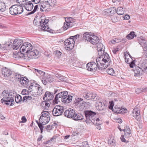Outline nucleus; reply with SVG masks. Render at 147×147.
Listing matches in <instances>:
<instances>
[{"mask_svg": "<svg viewBox=\"0 0 147 147\" xmlns=\"http://www.w3.org/2000/svg\"><path fill=\"white\" fill-rule=\"evenodd\" d=\"M55 76L59 79L62 81H64V77L61 74H59L58 73L55 74Z\"/></svg>", "mask_w": 147, "mask_h": 147, "instance_id": "obj_39", "label": "nucleus"}, {"mask_svg": "<svg viewBox=\"0 0 147 147\" xmlns=\"http://www.w3.org/2000/svg\"><path fill=\"white\" fill-rule=\"evenodd\" d=\"M38 5H36L34 7V10L30 13V14H32L34 13L35 11L37 10V9L38 8Z\"/></svg>", "mask_w": 147, "mask_h": 147, "instance_id": "obj_56", "label": "nucleus"}, {"mask_svg": "<svg viewBox=\"0 0 147 147\" xmlns=\"http://www.w3.org/2000/svg\"><path fill=\"white\" fill-rule=\"evenodd\" d=\"M29 82V80L25 77L21 78L20 81V84L22 86H25Z\"/></svg>", "mask_w": 147, "mask_h": 147, "instance_id": "obj_28", "label": "nucleus"}, {"mask_svg": "<svg viewBox=\"0 0 147 147\" xmlns=\"http://www.w3.org/2000/svg\"><path fill=\"white\" fill-rule=\"evenodd\" d=\"M122 131L124 132H131L130 129L129 127L126 126L124 128V129H122Z\"/></svg>", "mask_w": 147, "mask_h": 147, "instance_id": "obj_44", "label": "nucleus"}, {"mask_svg": "<svg viewBox=\"0 0 147 147\" xmlns=\"http://www.w3.org/2000/svg\"><path fill=\"white\" fill-rule=\"evenodd\" d=\"M10 13L12 15H16L22 13L23 11V7L19 5H15L9 8Z\"/></svg>", "mask_w": 147, "mask_h": 147, "instance_id": "obj_8", "label": "nucleus"}, {"mask_svg": "<svg viewBox=\"0 0 147 147\" xmlns=\"http://www.w3.org/2000/svg\"><path fill=\"white\" fill-rule=\"evenodd\" d=\"M49 20L46 19L44 17L41 16L35 17L34 21V24L37 26L41 25V29L44 31L49 32L50 29L47 25Z\"/></svg>", "mask_w": 147, "mask_h": 147, "instance_id": "obj_4", "label": "nucleus"}, {"mask_svg": "<svg viewBox=\"0 0 147 147\" xmlns=\"http://www.w3.org/2000/svg\"><path fill=\"white\" fill-rule=\"evenodd\" d=\"M62 92L58 93L56 95L55 98L54 100V102L55 104H57L58 102L60 101L59 98H62L63 96V94Z\"/></svg>", "mask_w": 147, "mask_h": 147, "instance_id": "obj_29", "label": "nucleus"}, {"mask_svg": "<svg viewBox=\"0 0 147 147\" xmlns=\"http://www.w3.org/2000/svg\"><path fill=\"white\" fill-rule=\"evenodd\" d=\"M125 39H123L122 40H121L120 39L116 38L114 39L113 40H111L110 42H111L112 43H118L121 42V41H123L124 40V41H125Z\"/></svg>", "mask_w": 147, "mask_h": 147, "instance_id": "obj_38", "label": "nucleus"}, {"mask_svg": "<svg viewBox=\"0 0 147 147\" xmlns=\"http://www.w3.org/2000/svg\"><path fill=\"white\" fill-rule=\"evenodd\" d=\"M111 19L112 22H115L117 21L118 19L116 16H113L111 17Z\"/></svg>", "mask_w": 147, "mask_h": 147, "instance_id": "obj_55", "label": "nucleus"}, {"mask_svg": "<svg viewBox=\"0 0 147 147\" xmlns=\"http://www.w3.org/2000/svg\"><path fill=\"white\" fill-rule=\"evenodd\" d=\"M120 139L121 140V141L122 142H125L126 143L128 142V140H127L125 139L124 138V136L123 135H122L121 137L120 138Z\"/></svg>", "mask_w": 147, "mask_h": 147, "instance_id": "obj_52", "label": "nucleus"}, {"mask_svg": "<svg viewBox=\"0 0 147 147\" xmlns=\"http://www.w3.org/2000/svg\"><path fill=\"white\" fill-rule=\"evenodd\" d=\"M40 121L42 122L43 125L48 123L50 120V117L47 112L43 111L42 112L41 115L39 119Z\"/></svg>", "mask_w": 147, "mask_h": 147, "instance_id": "obj_9", "label": "nucleus"}, {"mask_svg": "<svg viewBox=\"0 0 147 147\" xmlns=\"http://www.w3.org/2000/svg\"><path fill=\"white\" fill-rule=\"evenodd\" d=\"M20 53L17 54V57H24V59L29 60L30 59H36L39 54L36 49L33 48L32 45L28 42H23L20 49Z\"/></svg>", "mask_w": 147, "mask_h": 147, "instance_id": "obj_1", "label": "nucleus"}, {"mask_svg": "<svg viewBox=\"0 0 147 147\" xmlns=\"http://www.w3.org/2000/svg\"><path fill=\"white\" fill-rule=\"evenodd\" d=\"M138 40L140 44L146 50H147V41L142 37H139Z\"/></svg>", "mask_w": 147, "mask_h": 147, "instance_id": "obj_20", "label": "nucleus"}, {"mask_svg": "<svg viewBox=\"0 0 147 147\" xmlns=\"http://www.w3.org/2000/svg\"><path fill=\"white\" fill-rule=\"evenodd\" d=\"M96 107H98V109L99 110H103L105 108V105L104 104L100 101H98L96 102Z\"/></svg>", "mask_w": 147, "mask_h": 147, "instance_id": "obj_27", "label": "nucleus"}, {"mask_svg": "<svg viewBox=\"0 0 147 147\" xmlns=\"http://www.w3.org/2000/svg\"><path fill=\"white\" fill-rule=\"evenodd\" d=\"M72 97L71 96H63L61 98V101L65 103H69L72 100Z\"/></svg>", "mask_w": 147, "mask_h": 147, "instance_id": "obj_22", "label": "nucleus"}, {"mask_svg": "<svg viewBox=\"0 0 147 147\" xmlns=\"http://www.w3.org/2000/svg\"><path fill=\"white\" fill-rule=\"evenodd\" d=\"M127 111L126 109H124V108H120V114H123L124 113L127 112Z\"/></svg>", "mask_w": 147, "mask_h": 147, "instance_id": "obj_60", "label": "nucleus"}, {"mask_svg": "<svg viewBox=\"0 0 147 147\" xmlns=\"http://www.w3.org/2000/svg\"><path fill=\"white\" fill-rule=\"evenodd\" d=\"M54 97L53 94L51 92L47 91L45 94L43 98V100L45 101H49L52 100Z\"/></svg>", "mask_w": 147, "mask_h": 147, "instance_id": "obj_19", "label": "nucleus"}, {"mask_svg": "<svg viewBox=\"0 0 147 147\" xmlns=\"http://www.w3.org/2000/svg\"><path fill=\"white\" fill-rule=\"evenodd\" d=\"M86 118V122L87 123H90L91 122L96 125L97 129L100 130L101 129L100 126L101 123L98 118H96L95 116L96 113L91 111H84Z\"/></svg>", "mask_w": 147, "mask_h": 147, "instance_id": "obj_3", "label": "nucleus"}, {"mask_svg": "<svg viewBox=\"0 0 147 147\" xmlns=\"http://www.w3.org/2000/svg\"><path fill=\"white\" fill-rule=\"evenodd\" d=\"M125 62L128 63H130V61H129V59L126 57H125Z\"/></svg>", "mask_w": 147, "mask_h": 147, "instance_id": "obj_64", "label": "nucleus"}, {"mask_svg": "<svg viewBox=\"0 0 147 147\" xmlns=\"http://www.w3.org/2000/svg\"><path fill=\"white\" fill-rule=\"evenodd\" d=\"M129 66L131 68H133L134 69L135 68V66H136L135 65V64L134 63V61H133L130 62V63H129Z\"/></svg>", "mask_w": 147, "mask_h": 147, "instance_id": "obj_47", "label": "nucleus"}, {"mask_svg": "<svg viewBox=\"0 0 147 147\" xmlns=\"http://www.w3.org/2000/svg\"><path fill=\"white\" fill-rule=\"evenodd\" d=\"M82 104L83 105V104H84L85 106L84 107H89L90 106V103L88 102H82Z\"/></svg>", "mask_w": 147, "mask_h": 147, "instance_id": "obj_48", "label": "nucleus"}, {"mask_svg": "<svg viewBox=\"0 0 147 147\" xmlns=\"http://www.w3.org/2000/svg\"><path fill=\"white\" fill-rule=\"evenodd\" d=\"M42 104H45V109H47L50 106V102L49 101H44L43 102Z\"/></svg>", "mask_w": 147, "mask_h": 147, "instance_id": "obj_42", "label": "nucleus"}, {"mask_svg": "<svg viewBox=\"0 0 147 147\" xmlns=\"http://www.w3.org/2000/svg\"><path fill=\"white\" fill-rule=\"evenodd\" d=\"M46 1L52 8L57 5V1L56 0H47Z\"/></svg>", "mask_w": 147, "mask_h": 147, "instance_id": "obj_31", "label": "nucleus"}, {"mask_svg": "<svg viewBox=\"0 0 147 147\" xmlns=\"http://www.w3.org/2000/svg\"><path fill=\"white\" fill-rule=\"evenodd\" d=\"M33 5L31 1H27L23 7H24L26 10L30 11L33 8Z\"/></svg>", "mask_w": 147, "mask_h": 147, "instance_id": "obj_23", "label": "nucleus"}, {"mask_svg": "<svg viewBox=\"0 0 147 147\" xmlns=\"http://www.w3.org/2000/svg\"><path fill=\"white\" fill-rule=\"evenodd\" d=\"M115 143V141L113 139H111L108 140V143L109 144L112 145H114Z\"/></svg>", "mask_w": 147, "mask_h": 147, "instance_id": "obj_46", "label": "nucleus"}, {"mask_svg": "<svg viewBox=\"0 0 147 147\" xmlns=\"http://www.w3.org/2000/svg\"><path fill=\"white\" fill-rule=\"evenodd\" d=\"M123 18L125 20H128L130 18V16L129 15L126 14L124 16Z\"/></svg>", "mask_w": 147, "mask_h": 147, "instance_id": "obj_62", "label": "nucleus"}, {"mask_svg": "<svg viewBox=\"0 0 147 147\" xmlns=\"http://www.w3.org/2000/svg\"><path fill=\"white\" fill-rule=\"evenodd\" d=\"M132 115L137 120H139L140 118L139 109L137 107H135L132 111Z\"/></svg>", "mask_w": 147, "mask_h": 147, "instance_id": "obj_15", "label": "nucleus"}, {"mask_svg": "<svg viewBox=\"0 0 147 147\" xmlns=\"http://www.w3.org/2000/svg\"><path fill=\"white\" fill-rule=\"evenodd\" d=\"M123 8L121 7L118 8L117 10V13L118 15H121L124 13V10H123Z\"/></svg>", "mask_w": 147, "mask_h": 147, "instance_id": "obj_35", "label": "nucleus"}, {"mask_svg": "<svg viewBox=\"0 0 147 147\" xmlns=\"http://www.w3.org/2000/svg\"><path fill=\"white\" fill-rule=\"evenodd\" d=\"M43 84L46 85L48 82H51L54 80V79L49 74H47L46 77L42 78L41 79Z\"/></svg>", "mask_w": 147, "mask_h": 147, "instance_id": "obj_16", "label": "nucleus"}, {"mask_svg": "<svg viewBox=\"0 0 147 147\" xmlns=\"http://www.w3.org/2000/svg\"><path fill=\"white\" fill-rule=\"evenodd\" d=\"M40 75V76H43L45 74V73L44 71L40 70L38 73Z\"/></svg>", "mask_w": 147, "mask_h": 147, "instance_id": "obj_61", "label": "nucleus"}, {"mask_svg": "<svg viewBox=\"0 0 147 147\" xmlns=\"http://www.w3.org/2000/svg\"><path fill=\"white\" fill-rule=\"evenodd\" d=\"M109 104H110L109 106V108L111 109H112L114 105L113 101H110Z\"/></svg>", "mask_w": 147, "mask_h": 147, "instance_id": "obj_51", "label": "nucleus"}, {"mask_svg": "<svg viewBox=\"0 0 147 147\" xmlns=\"http://www.w3.org/2000/svg\"><path fill=\"white\" fill-rule=\"evenodd\" d=\"M2 96L3 98L1 100L2 103L7 105H9L10 106L14 105V99L12 97H10L9 92L6 90L3 91L2 93Z\"/></svg>", "mask_w": 147, "mask_h": 147, "instance_id": "obj_6", "label": "nucleus"}, {"mask_svg": "<svg viewBox=\"0 0 147 147\" xmlns=\"http://www.w3.org/2000/svg\"><path fill=\"white\" fill-rule=\"evenodd\" d=\"M40 10L41 11H49L52 7L46 1H42L40 4Z\"/></svg>", "mask_w": 147, "mask_h": 147, "instance_id": "obj_12", "label": "nucleus"}, {"mask_svg": "<svg viewBox=\"0 0 147 147\" xmlns=\"http://www.w3.org/2000/svg\"><path fill=\"white\" fill-rule=\"evenodd\" d=\"M133 70L135 76H138L143 74V71L142 69L138 66H135Z\"/></svg>", "mask_w": 147, "mask_h": 147, "instance_id": "obj_18", "label": "nucleus"}, {"mask_svg": "<svg viewBox=\"0 0 147 147\" xmlns=\"http://www.w3.org/2000/svg\"><path fill=\"white\" fill-rule=\"evenodd\" d=\"M23 42V40L22 39H16L14 40L12 45H11V48L13 49L17 50L22 45Z\"/></svg>", "mask_w": 147, "mask_h": 147, "instance_id": "obj_13", "label": "nucleus"}, {"mask_svg": "<svg viewBox=\"0 0 147 147\" xmlns=\"http://www.w3.org/2000/svg\"><path fill=\"white\" fill-rule=\"evenodd\" d=\"M5 9L6 6L5 3L0 1V12H3Z\"/></svg>", "mask_w": 147, "mask_h": 147, "instance_id": "obj_32", "label": "nucleus"}, {"mask_svg": "<svg viewBox=\"0 0 147 147\" xmlns=\"http://www.w3.org/2000/svg\"><path fill=\"white\" fill-rule=\"evenodd\" d=\"M32 99V98L30 96H25L23 97L22 99V101L23 102H28V100H30Z\"/></svg>", "mask_w": 147, "mask_h": 147, "instance_id": "obj_40", "label": "nucleus"}, {"mask_svg": "<svg viewBox=\"0 0 147 147\" xmlns=\"http://www.w3.org/2000/svg\"><path fill=\"white\" fill-rule=\"evenodd\" d=\"M110 8L105 10L103 11V14L106 16H109L110 12Z\"/></svg>", "mask_w": 147, "mask_h": 147, "instance_id": "obj_43", "label": "nucleus"}, {"mask_svg": "<svg viewBox=\"0 0 147 147\" xmlns=\"http://www.w3.org/2000/svg\"><path fill=\"white\" fill-rule=\"evenodd\" d=\"M38 85L35 83H31L29 87V90L30 92L33 91V93L36 90V89L37 87L38 86Z\"/></svg>", "mask_w": 147, "mask_h": 147, "instance_id": "obj_26", "label": "nucleus"}, {"mask_svg": "<svg viewBox=\"0 0 147 147\" xmlns=\"http://www.w3.org/2000/svg\"><path fill=\"white\" fill-rule=\"evenodd\" d=\"M22 121L21 122L25 123L26 121V119L24 116L22 117Z\"/></svg>", "mask_w": 147, "mask_h": 147, "instance_id": "obj_63", "label": "nucleus"}, {"mask_svg": "<svg viewBox=\"0 0 147 147\" xmlns=\"http://www.w3.org/2000/svg\"><path fill=\"white\" fill-rule=\"evenodd\" d=\"M107 72L108 74L112 76H114L115 74L114 71L112 68H109L107 69Z\"/></svg>", "mask_w": 147, "mask_h": 147, "instance_id": "obj_36", "label": "nucleus"}, {"mask_svg": "<svg viewBox=\"0 0 147 147\" xmlns=\"http://www.w3.org/2000/svg\"><path fill=\"white\" fill-rule=\"evenodd\" d=\"M124 132V135L125 136L126 138H127L130 137H131V132Z\"/></svg>", "mask_w": 147, "mask_h": 147, "instance_id": "obj_45", "label": "nucleus"}, {"mask_svg": "<svg viewBox=\"0 0 147 147\" xmlns=\"http://www.w3.org/2000/svg\"><path fill=\"white\" fill-rule=\"evenodd\" d=\"M100 57L96 59V62L100 70L105 69L110 65L111 60L109 55L104 52L99 55Z\"/></svg>", "mask_w": 147, "mask_h": 147, "instance_id": "obj_2", "label": "nucleus"}, {"mask_svg": "<svg viewBox=\"0 0 147 147\" xmlns=\"http://www.w3.org/2000/svg\"><path fill=\"white\" fill-rule=\"evenodd\" d=\"M15 100L17 103H20L22 101V96L19 95H16L15 97Z\"/></svg>", "mask_w": 147, "mask_h": 147, "instance_id": "obj_37", "label": "nucleus"}, {"mask_svg": "<svg viewBox=\"0 0 147 147\" xmlns=\"http://www.w3.org/2000/svg\"><path fill=\"white\" fill-rule=\"evenodd\" d=\"M82 146L83 147H89V145L87 142H83L82 143Z\"/></svg>", "mask_w": 147, "mask_h": 147, "instance_id": "obj_58", "label": "nucleus"}, {"mask_svg": "<svg viewBox=\"0 0 147 147\" xmlns=\"http://www.w3.org/2000/svg\"><path fill=\"white\" fill-rule=\"evenodd\" d=\"M63 107L59 105H56L52 111V114L55 116H57L62 115L64 111Z\"/></svg>", "mask_w": 147, "mask_h": 147, "instance_id": "obj_11", "label": "nucleus"}, {"mask_svg": "<svg viewBox=\"0 0 147 147\" xmlns=\"http://www.w3.org/2000/svg\"><path fill=\"white\" fill-rule=\"evenodd\" d=\"M54 52L55 55L58 57H60L61 55V53L58 50Z\"/></svg>", "mask_w": 147, "mask_h": 147, "instance_id": "obj_54", "label": "nucleus"}, {"mask_svg": "<svg viewBox=\"0 0 147 147\" xmlns=\"http://www.w3.org/2000/svg\"><path fill=\"white\" fill-rule=\"evenodd\" d=\"M12 71L6 68L3 69L2 71V75L5 77H8L12 74Z\"/></svg>", "mask_w": 147, "mask_h": 147, "instance_id": "obj_24", "label": "nucleus"}, {"mask_svg": "<svg viewBox=\"0 0 147 147\" xmlns=\"http://www.w3.org/2000/svg\"><path fill=\"white\" fill-rule=\"evenodd\" d=\"M65 21L69 23L70 25L72 24V25L71 26L72 27L74 25V24L75 22V20L71 17H69L65 18Z\"/></svg>", "mask_w": 147, "mask_h": 147, "instance_id": "obj_30", "label": "nucleus"}, {"mask_svg": "<svg viewBox=\"0 0 147 147\" xmlns=\"http://www.w3.org/2000/svg\"><path fill=\"white\" fill-rule=\"evenodd\" d=\"M74 39L72 38H70L65 40L64 42V47L66 50H71L74 47Z\"/></svg>", "mask_w": 147, "mask_h": 147, "instance_id": "obj_10", "label": "nucleus"}, {"mask_svg": "<svg viewBox=\"0 0 147 147\" xmlns=\"http://www.w3.org/2000/svg\"><path fill=\"white\" fill-rule=\"evenodd\" d=\"M120 108H114L113 109V111L114 112L117 113H120Z\"/></svg>", "mask_w": 147, "mask_h": 147, "instance_id": "obj_50", "label": "nucleus"}, {"mask_svg": "<svg viewBox=\"0 0 147 147\" xmlns=\"http://www.w3.org/2000/svg\"><path fill=\"white\" fill-rule=\"evenodd\" d=\"M70 24L68 23L67 22H65L64 23L62 27L63 29L65 30H66L68 28L70 27H72L71 26L72 25V24Z\"/></svg>", "mask_w": 147, "mask_h": 147, "instance_id": "obj_33", "label": "nucleus"}, {"mask_svg": "<svg viewBox=\"0 0 147 147\" xmlns=\"http://www.w3.org/2000/svg\"><path fill=\"white\" fill-rule=\"evenodd\" d=\"M144 91H145L144 88H138L136 90V92L137 94H139L142 92Z\"/></svg>", "mask_w": 147, "mask_h": 147, "instance_id": "obj_41", "label": "nucleus"}, {"mask_svg": "<svg viewBox=\"0 0 147 147\" xmlns=\"http://www.w3.org/2000/svg\"><path fill=\"white\" fill-rule=\"evenodd\" d=\"M83 39L89 41L93 45L97 44L99 42L98 37L91 33L86 32L83 35Z\"/></svg>", "mask_w": 147, "mask_h": 147, "instance_id": "obj_7", "label": "nucleus"}, {"mask_svg": "<svg viewBox=\"0 0 147 147\" xmlns=\"http://www.w3.org/2000/svg\"><path fill=\"white\" fill-rule=\"evenodd\" d=\"M37 123L38 124V126L40 130L41 133H42L43 131V127L42 125H43L41 123H38V122L37 121Z\"/></svg>", "mask_w": 147, "mask_h": 147, "instance_id": "obj_53", "label": "nucleus"}, {"mask_svg": "<svg viewBox=\"0 0 147 147\" xmlns=\"http://www.w3.org/2000/svg\"><path fill=\"white\" fill-rule=\"evenodd\" d=\"M9 94L10 97H12L14 98L16 96V94L14 92H9Z\"/></svg>", "mask_w": 147, "mask_h": 147, "instance_id": "obj_49", "label": "nucleus"}, {"mask_svg": "<svg viewBox=\"0 0 147 147\" xmlns=\"http://www.w3.org/2000/svg\"><path fill=\"white\" fill-rule=\"evenodd\" d=\"M83 100V99L82 98H78L76 101L75 102V103L76 105H78L80 104H81L82 103L81 102V101H82Z\"/></svg>", "mask_w": 147, "mask_h": 147, "instance_id": "obj_59", "label": "nucleus"}, {"mask_svg": "<svg viewBox=\"0 0 147 147\" xmlns=\"http://www.w3.org/2000/svg\"><path fill=\"white\" fill-rule=\"evenodd\" d=\"M110 10L109 16L112 15L113 14L115 13V9L114 8H110Z\"/></svg>", "mask_w": 147, "mask_h": 147, "instance_id": "obj_57", "label": "nucleus"}, {"mask_svg": "<svg viewBox=\"0 0 147 147\" xmlns=\"http://www.w3.org/2000/svg\"><path fill=\"white\" fill-rule=\"evenodd\" d=\"M96 95L93 92H89L83 95V97L85 98L90 100H93L96 97Z\"/></svg>", "mask_w": 147, "mask_h": 147, "instance_id": "obj_17", "label": "nucleus"}, {"mask_svg": "<svg viewBox=\"0 0 147 147\" xmlns=\"http://www.w3.org/2000/svg\"><path fill=\"white\" fill-rule=\"evenodd\" d=\"M63 114L65 117L69 118H72L75 120L78 121L83 119L82 115L79 114H76L75 111L71 108L66 110Z\"/></svg>", "mask_w": 147, "mask_h": 147, "instance_id": "obj_5", "label": "nucleus"}, {"mask_svg": "<svg viewBox=\"0 0 147 147\" xmlns=\"http://www.w3.org/2000/svg\"><path fill=\"white\" fill-rule=\"evenodd\" d=\"M43 92V90L42 88L38 85V86L37 87L36 89L34 92L35 93L33 94V96H36L40 95L42 94Z\"/></svg>", "mask_w": 147, "mask_h": 147, "instance_id": "obj_25", "label": "nucleus"}, {"mask_svg": "<svg viewBox=\"0 0 147 147\" xmlns=\"http://www.w3.org/2000/svg\"><path fill=\"white\" fill-rule=\"evenodd\" d=\"M86 67L88 70L94 72L97 70V68H98V66L97 64L92 62L88 63L87 64Z\"/></svg>", "mask_w": 147, "mask_h": 147, "instance_id": "obj_14", "label": "nucleus"}, {"mask_svg": "<svg viewBox=\"0 0 147 147\" xmlns=\"http://www.w3.org/2000/svg\"><path fill=\"white\" fill-rule=\"evenodd\" d=\"M136 35L135 34L134 32H131L127 36V38L128 39H133L134 37H136Z\"/></svg>", "mask_w": 147, "mask_h": 147, "instance_id": "obj_34", "label": "nucleus"}, {"mask_svg": "<svg viewBox=\"0 0 147 147\" xmlns=\"http://www.w3.org/2000/svg\"><path fill=\"white\" fill-rule=\"evenodd\" d=\"M97 47L98 55L102 54L105 51V47L101 43H99L97 44Z\"/></svg>", "mask_w": 147, "mask_h": 147, "instance_id": "obj_21", "label": "nucleus"}]
</instances>
